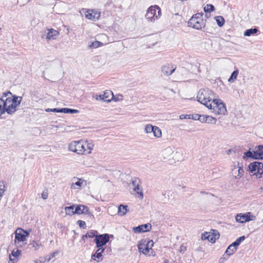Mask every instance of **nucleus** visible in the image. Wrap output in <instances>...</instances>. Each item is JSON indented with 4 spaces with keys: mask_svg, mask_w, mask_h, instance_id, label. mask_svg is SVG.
<instances>
[{
    "mask_svg": "<svg viewBox=\"0 0 263 263\" xmlns=\"http://www.w3.org/2000/svg\"><path fill=\"white\" fill-rule=\"evenodd\" d=\"M62 112H64L65 114H74L79 112L78 110L68 108H62Z\"/></svg>",
    "mask_w": 263,
    "mask_h": 263,
    "instance_id": "nucleus-34",
    "label": "nucleus"
},
{
    "mask_svg": "<svg viewBox=\"0 0 263 263\" xmlns=\"http://www.w3.org/2000/svg\"><path fill=\"white\" fill-rule=\"evenodd\" d=\"M236 250L237 249L236 248L232 247V245H230L226 250L225 253L228 255V256H230L233 254L236 251Z\"/></svg>",
    "mask_w": 263,
    "mask_h": 263,
    "instance_id": "nucleus-30",
    "label": "nucleus"
},
{
    "mask_svg": "<svg viewBox=\"0 0 263 263\" xmlns=\"http://www.w3.org/2000/svg\"><path fill=\"white\" fill-rule=\"evenodd\" d=\"M48 32L46 39L47 40H55L58 36L59 35V31L52 28L48 29Z\"/></svg>",
    "mask_w": 263,
    "mask_h": 263,
    "instance_id": "nucleus-19",
    "label": "nucleus"
},
{
    "mask_svg": "<svg viewBox=\"0 0 263 263\" xmlns=\"http://www.w3.org/2000/svg\"><path fill=\"white\" fill-rule=\"evenodd\" d=\"M178 154H181L182 155V151H180V152L177 151V152H176V155H177Z\"/></svg>",
    "mask_w": 263,
    "mask_h": 263,
    "instance_id": "nucleus-58",
    "label": "nucleus"
},
{
    "mask_svg": "<svg viewBox=\"0 0 263 263\" xmlns=\"http://www.w3.org/2000/svg\"><path fill=\"white\" fill-rule=\"evenodd\" d=\"M245 239V236H241V237H238L236 240L235 241H236V242L238 243V244H239V245H240V243H241V242L243 240H244Z\"/></svg>",
    "mask_w": 263,
    "mask_h": 263,
    "instance_id": "nucleus-48",
    "label": "nucleus"
},
{
    "mask_svg": "<svg viewBox=\"0 0 263 263\" xmlns=\"http://www.w3.org/2000/svg\"><path fill=\"white\" fill-rule=\"evenodd\" d=\"M22 232H23V229L18 228L15 231V243L17 247H22L26 243L24 241L26 240V238Z\"/></svg>",
    "mask_w": 263,
    "mask_h": 263,
    "instance_id": "nucleus-10",
    "label": "nucleus"
},
{
    "mask_svg": "<svg viewBox=\"0 0 263 263\" xmlns=\"http://www.w3.org/2000/svg\"><path fill=\"white\" fill-rule=\"evenodd\" d=\"M202 15V13H200L194 15L188 21V26L198 30L204 27L205 21L203 19Z\"/></svg>",
    "mask_w": 263,
    "mask_h": 263,
    "instance_id": "nucleus-3",
    "label": "nucleus"
},
{
    "mask_svg": "<svg viewBox=\"0 0 263 263\" xmlns=\"http://www.w3.org/2000/svg\"><path fill=\"white\" fill-rule=\"evenodd\" d=\"M86 18L96 21L100 17V14L98 11L94 10H88L85 12Z\"/></svg>",
    "mask_w": 263,
    "mask_h": 263,
    "instance_id": "nucleus-13",
    "label": "nucleus"
},
{
    "mask_svg": "<svg viewBox=\"0 0 263 263\" xmlns=\"http://www.w3.org/2000/svg\"><path fill=\"white\" fill-rule=\"evenodd\" d=\"M172 152V151L170 148H166L163 151L164 154H170Z\"/></svg>",
    "mask_w": 263,
    "mask_h": 263,
    "instance_id": "nucleus-51",
    "label": "nucleus"
},
{
    "mask_svg": "<svg viewBox=\"0 0 263 263\" xmlns=\"http://www.w3.org/2000/svg\"><path fill=\"white\" fill-rule=\"evenodd\" d=\"M231 167L232 174L235 179H239L242 177L244 174V170L242 165L239 162L235 164L232 165Z\"/></svg>",
    "mask_w": 263,
    "mask_h": 263,
    "instance_id": "nucleus-8",
    "label": "nucleus"
},
{
    "mask_svg": "<svg viewBox=\"0 0 263 263\" xmlns=\"http://www.w3.org/2000/svg\"><path fill=\"white\" fill-rule=\"evenodd\" d=\"M206 123H210V124H216L217 122V119L211 116H208L206 115Z\"/></svg>",
    "mask_w": 263,
    "mask_h": 263,
    "instance_id": "nucleus-36",
    "label": "nucleus"
},
{
    "mask_svg": "<svg viewBox=\"0 0 263 263\" xmlns=\"http://www.w3.org/2000/svg\"><path fill=\"white\" fill-rule=\"evenodd\" d=\"M200 115L198 114H195L194 115H192V119L194 120H198V116H199Z\"/></svg>",
    "mask_w": 263,
    "mask_h": 263,
    "instance_id": "nucleus-56",
    "label": "nucleus"
},
{
    "mask_svg": "<svg viewBox=\"0 0 263 263\" xmlns=\"http://www.w3.org/2000/svg\"><path fill=\"white\" fill-rule=\"evenodd\" d=\"M4 182H0V197H2L5 191Z\"/></svg>",
    "mask_w": 263,
    "mask_h": 263,
    "instance_id": "nucleus-39",
    "label": "nucleus"
},
{
    "mask_svg": "<svg viewBox=\"0 0 263 263\" xmlns=\"http://www.w3.org/2000/svg\"><path fill=\"white\" fill-rule=\"evenodd\" d=\"M82 208L83 211L85 212H83V214H89L90 213L89 211V209L87 206H86L84 205H82Z\"/></svg>",
    "mask_w": 263,
    "mask_h": 263,
    "instance_id": "nucleus-42",
    "label": "nucleus"
},
{
    "mask_svg": "<svg viewBox=\"0 0 263 263\" xmlns=\"http://www.w3.org/2000/svg\"><path fill=\"white\" fill-rule=\"evenodd\" d=\"M213 112L217 115H224L227 112V108L224 103L220 99H215L212 102Z\"/></svg>",
    "mask_w": 263,
    "mask_h": 263,
    "instance_id": "nucleus-6",
    "label": "nucleus"
},
{
    "mask_svg": "<svg viewBox=\"0 0 263 263\" xmlns=\"http://www.w3.org/2000/svg\"><path fill=\"white\" fill-rule=\"evenodd\" d=\"M93 147V145L91 143H87V147L89 151L87 152L88 154H90L91 153V151Z\"/></svg>",
    "mask_w": 263,
    "mask_h": 263,
    "instance_id": "nucleus-46",
    "label": "nucleus"
},
{
    "mask_svg": "<svg viewBox=\"0 0 263 263\" xmlns=\"http://www.w3.org/2000/svg\"><path fill=\"white\" fill-rule=\"evenodd\" d=\"M127 208V205H124L123 204L120 205L118 207V214L120 216H123L125 215L128 211Z\"/></svg>",
    "mask_w": 263,
    "mask_h": 263,
    "instance_id": "nucleus-24",
    "label": "nucleus"
},
{
    "mask_svg": "<svg viewBox=\"0 0 263 263\" xmlns=\"http://www.w3.org/2000/svg\"><path fill=\"white\" fill-rule=\"evenodd\" d=\"M198 102L206 106L209 109H212V102L215 98V94L213 91L209 88H203L199 90L197 96Z\"/></svg>",
    "mask_w": 263,
    "mask_h": 263,
    "instance_id": "nucleus-2",
    "label": "nucleus"
},
{
    "mask_svg": "<svg viewBox=\"0 0 263 263\" xmlns=\"http://www.w3.org/2000/svg\"><path fill=\"white\" fill-rule=\"evenodd\" d=\"M114 98V95L111 90H107L104 91L103 94L100 95L97 98V100H101L106 102H110Z\"/></svg>",
    "mask_w": 263,
    "mask_h": 263,
    "instance_id": "nucleus-14",
    "label": "nucleus"
},
{
    "mask_svg": "<svg viewBox=\"0 0 263 263\" xmlns=\"http://www.w3.org/2000/svg\"><path fill=\"white\" fill-rule=\"evenodd\" d=\"M176 157H177L178 158V160H179V159H182V157H181L180 158H178L177 156H176Z\"/></svg>",
    "mask_w": 263,
    "mask_h": 263,
    "instance_id": "nucleus-61",
    "label": "nucleus"
},
{
    "mask_svg": "<svg viewBox=\"0 0 263 263\" xmlns=\"http://www.w3.org/2000/svg\"><path fill=\"white\" fill-rule=\"evenodd\" d=\"M138 248L139 251L140 253H142L143 254L147 255L149 252V250L144 245V241H142V240L138 245Z\"/></svg>",
    "mask_w": 263,
    "mask_h": 263,
    "instance_id": "nucleus-21",
    "label": "nucleus"
},
{
    "mask_svg": "<svg viewBox=\"0 0 263 263\" xmlns=\"http://www.w3.org/2000/svg\"><path fill=\"white\" fill-rule=\"evenodd\" d=\"M215 19L219 27H222L224 24V19L221 16H217L215 17Z\"/></svg>",
    "mask_w": 263,
    "mask_h": 263,
    "instance_id": "nucleus-31",
    "label": "nucleus"
},
{
    "mask_svg": "<svg viewBox=\"0 0 263 263\" xmlns=\"http://www.w3.org/2000/svg\"><path fill=\"white\" fill-rule=\"evenodd\" d=\"M239 71L237 69L235 70H234L231 74L230 77L228 79V82L230 83H233L235 81V80L237 79V77L238 76Z\"/></svg>",
    "mask_w": 263,
    "mask_h": 263,
    "instance_id": "nucleus-27",
    "label": "nucleus"
},
{
    "mask_svg": "<svg viewBox=\"0 0 263 263\" xmlns=\"http://www.w3.org/2000/svg\"><path fill=\"white\" fill-rule=\"evenodd\" d=\"M0 105H2V99L1 98H0Z\"/></svg>",
    "mask_w": 263,
    "mask_h": 263,
    "instance_id": "nucleus-60",
    "label": "nucleus"
},
{
    "mask_svg": "<svg viewBox=\"0 0 263 263\" xmlns=\"http://www.w3.org/2000/svg\"><path fill=\"white\" fill-rule=\"evenodd\" d=\"M29 246L30 248H34L35 250H37L41 246V243L40 241H35L33 240L30 242Z\"/></svg>",
    "mask_w": 263,
    "mask_h": 263,
    "instance_id": "nucleus-33",
    "label": "nucleus"
},
{
    "mask_svg": "<svg viewBox=\"0 0 263 263\" xmlns=\"http://www.w3.org/2000/svg\"><path fill=\"white\" fill-rule=\"evenodd\" d=\"M86 143L83 141H77L71 142L68 146V150L79 155H82L87 151L85 148Z\"/></svg>",
    "mask_w": 263,
    "mask_h": 263,
    "instance_id": "nucleus-4",
    "label": "nucleus"
},
{
    "mask_svg": "<svg viewBox=\"0 0 263 263\" xmlns=\"http://www.w3.org/2000/svg\"><path fill=\"white\" fill-rule=\"evenodd\" d=\"M1 99L5 111L12 115L17 109L22 101V97L13 95L10 91H7L3 93Z\"/></svg>",
    "mask_w": 263,
    "mask_h": 263,
    "instance_id": "nucleus-1",
    "label": "nucleus"
},
{
    "mask_svg": "<svg viewBox=\"0 0 263 263\" xmlns=\"http://www.w3.org/2000/svg\"><path fill=\"white\" fill-rule=\"evenodd\" d=\"M52 108H47V109H46L45 111L46 112H50V111H52Z\"/></svg>",
    "mask_w": 263,
    "mask_h": 263,
    "instance_id": "nucleus-57",
    "label": "nucleus"
},
{
    "mask_svg": "<svg viewBox=\"0 0 263 263\" xmlns=\"http://www.w3.org/2000/svg\"><path fill=\"white\" fill-rule=\"evenodd\" d=\"M248 171L253 173L257 178H260L263 176V163L258 161L251 163L248 166Z\"/></svg>",
    "mask_w": 263,
    "mask_h": 263,
    "instance_id": "nucleus-5",
    "label": "nucleus"
},
{
    "mask_svg": "<svg viewBox=\"0 0 263 263\" xmlns=\"http://www.w3.org/2000/svg\"><path fill=\"white\" fill-rule=\"evenodd\" d=\"M140 180L138 178H134L132 180V185L134 187L133 190L134 191L137 192L142 198L143 196L142 190L140 189Z\"/></svg>",
    "mask_w": 263,
    "mask_h": 263,
    "instance_id": "nucleus-15",
    "label": "nucleus"
},
{
    "mask_svg": "<svg viewBox=\"0 0 263 263\" xmlns=\"http://www.w3.org/2000/svg\"><path fill=\"white\" fill-rule=\"evenodd\" d=\"M256 216L252 215L251 212L237 214L235 216V220L237 222L245 223L250 221L255 220Z\"/></svg>",
    "mask_w": 263,
    "mask_h": 263,
    "instance_id": "nucleus-9",
    "label": "nucleus"
},
{
    "mask_svg": "<svg viewBox=\"0 0 263 263\" xmlns=\"http://www.w3.org/2000/svg\"><path fill=\"white\" fill-rule=\"evenodd\" d=\"M22 251L18 249L16 251L14 249L11 253L9 255V263H15L17 260V258L21 255Z\"/></svg>",
    "mask_w": 263,
    "mask_h": 263,
    "instance_id": "nucleus-18",
    "label": "nucleus"
},
{
    "mask_svg": "<svg viewBox=\"0 0 263 263\" xmlns=\"http://www.w3.org/2000/svg\"><path fill=\"white\" fill-rule=\"evenodd\" d=\"M208 240L212 243H214L215 242L216 238L213 235L209 234Z\"/></svg>",
    "mask_w": 263,
    "mask_h": 263,
    "instance_id": "nucleus-43",
    "label": "nucleus"
},
{
    "mask_svg": "<svg viewBox=\"0 0 263 263\" xmlns=\"http://www.w3.org/2000/svg\"><path fill=\"white\" fill-rule=\"evenodd\" d=\"M231 245H232V247H234V248H236V249H237V247H238L239 246V244H238L237 242H236V241H234V242H233Z\"/></svg>",
    "mask_w": 263,
    "mask_h": 263,
    "instance_id": "nucleus-54",
    "label": "nucleus"
},
{
    "mask_svg": "<svg viewBox=\"0 0 263 263\" xmlns=\"http://www.w3.org/2000/svg\"><path fill=\"white\" fill-rule=\"evenodd\" d=\"M258 31V30L256 28L247 29L244 32V35L250 36L251 35L257 33Z\"/></svg>",
    "mask_w": 263,
    "mask_h": 263,
    "instance_id": "nucleus-26",
    "label": "nucleus"
},
{
    "mask_svg": "<svg viewBox=\"0 0 263 263\" xmlns=\"http://www.w3.org/2000/svg\"><path fill=\"white\" fill-rule=\"evenodd\" d=\"M215 9L214 6L212 4H207L204 7V11L205 12H211Z\"/></svg>",
    "mask_w": 263,
    "mask_h": 263,
    "instance_id": "nucleus-37",
    "label": "nucleus"
},
{
    "mask_svg": "<svg viewBox=\"0 0 263 263\" xmlns=\"http://www.w3.org/2000/svg\"><path fill=\"white\" fill-rule=\"evenodd\" d=\"M152 133L154 136L156 138H160L162 136L161 130L159 127L156 126H155Z\"/></svg>",
    "mask_w": 263,
    "mask_h": 263,
    "instance_id": "nucleus-28",
    "label": "nucleus"
},
{
    "mask_svg": "<svg viewBox=\"0 0 263 263\" xmlns=\"http://www.w3.org/2000/svg\"><path fill=\"white\" fill-rule=\"evenodd\" d=\"M155 126L150 124H146L144 127L145 133L148 134L152 133Z\"/></svg>",
    "mask_w": 263,
    "mask_h": 263,
    "instance_id": "nucleus-32",
    "label": "nucleus"
},
{
    "mask_svg": "<svg viewBox=\"0 0 263 263\" xmlns=\"http://www.w3.org/2000/svg\"><path fill=\"white\" fill-rule=\"evenodd\" d=\"M176 66L172 64H166L161 66L162 73L166 76L172 74L176 70Z\"/></svg>",
    "mask_w": 263,
    "mask_h": 263,
    "instance_id": "nucleus-12",
    "label": "nucleus"
},
{
    "mask_svg": "<svg viewBox=\"0 0 263 263\" xmlns=\"http://www.w3.org/2000/svg\"><path fill=\"white\" fill-rule=\"evenodd\" d=\"M74 209H75L74 205L70 206H67L65 208V211L67 214L72 215L76 214L75 212H74Z\"/></svg>",
    "mask_w": 263,
    "mask_h": 263,
    "instance_id": "nucleus-29",
    "label": "nucleus"
},
{
    "mask_svg": "<svg viewBox=\"0 0 263 263\" xmlns=\"http://www.w3.org/2000/svg\"><path fill=\"white\" fill-rule=\"evenodd\" d=\"M97 234H98V232L97 231L90 230V231L87 232V233L85 235H83L82 239L84 241L85 238H93V237L96 238V236L97 235H98Z\"/></svg>",
    "mask_w": 263,
    "mask_h": 263,
    "instance_id": "nucleus-23",
    "label": "nucleus"
},
{
    "mask_svg": "<svg viewBox=\"0 0 263 263\" xmlns=\"http://www.w3.org/2000/svg\"><path fill=\"white\" fill-rule=\"evenodd\" d=\"M58 254V251H55L54 252H52L51 254H50V256L49 257V258H46V259L47 260V261H49L52 258H53L54 257H55V256L56 255H57Z\"/></svg>",
    "mask_w": 263,
    "mask_h": 263,
    "instance_id": "nucleus-45",
    "label": "nucleus"
},
{
    "mask_svg": "<svg viewBox=\"0 0 263 263\" xmlns=\"http://www.w3.org/2000/svg\"><path fill=\"white\" fill-rule=\"evenodd\" d=\"M151 228L152 226L150 223H146L134 227L133 230L135 233L146 232L149 231Z\"/></svg>",
    "mask_w": 263,
    "mask_h": 263,
    "instance_id": "nucleus-16",
    "label": "nucleus"
},
{
    "mask_svg": "<svg viewBox=\"0 0 263 263\" xmlns=\"http://www.w3.org/2000/svg\"><path fill=\"white\" fill-rule=\"evenodd\" d=\"M95 254L91 255V259L98 262L103 259L102 253L104 252L105 248H98Z\"/></svg>",
    "mask_w": 263,
    "mask_h": 263,
    "instance_id": "nucleus-17",
    "label": "nucleus"
},
{
    "mask_svg": "<svg viewBox=\"0 0 263 263\" xmlns=\"http://www.w3.org/2000/svg\"><path fill=\"white\" fill-rule=\"evenodd\" d=\"M76 214H83L84 211H83L82 208V205H79L77 206H75L74 211Z\"/></svg>",
    "mask_w": 263,
    "mask_h": 263,
    "instance_id": "nucleus-38",
    "label": "nucleus"
},
{
    "mask_svg": "<svg viewBox=\"0 0 263 263\" xmlns=\"http://www.w3.org/2000/svg\"><path fill=\"white\" fill-rule=\"evenodd\" d=\"M52 112H62V108H52Z\"/></svg>",
    "mask_w": 263,
    "mask_h": 263,
    "instance_id": "nucleus-52",
    "label": "nucleus"
},
{
    "mask_svg": "<svg viewBox=\"0 0 263 263\" xmlns=\"http://www.w3.org/2000/svg\"><path fill=\"white\" fill-rule=\"evenodd\" d=\"M76 179L77 180V181L72 182L71 184L70 187L71 189H80L84 182V180L81 179L77 178Z\"/></svg>",
    "mask_w": 263,
    "mask_h": 263,
    "instance_id": "nucleus-22",
    "label": "nucleus"
},
{
    "mask_svg": "<svg viewBox=\"0 0 263 263\" xmlns=\"http://www.w3.org/2000/svg\"><path fill=\"white\" fill-rule=\"evenodd\" d=\"M190 115H181L180 116V119H191Z\"/></svg>",
    "mask_w": 263,
    "mask_h": 263,
    "instance_id": "nucleus-49",
    "label": "nucleus"
},
{
    "mask_svg": "<svg viewBox=\"0 0 263 263\" xmlns=\"http://www.w3.org/2000/svg\"><path fill=\"white\" fill-rule=\"evenodd\" d=\"M210 234L208 232H205V233H202L201 235V239L202 240H206L208 239L209 235Z\"/></svg>",
    "mask_w": 263,
    "mask_h": 263,
    "instance_id": "nucleus-47",
    "label": "nucleus"
},
{
    "mask_svg": "<svg viewBox=\"0 0 263 263\" xmlns=\"http://www.w3.org/2000/svg\"><path fill=\"white\" fill-rule=\"evenodd\" d=\"M186 250V248L185 246H181L180 248V252H181V253H183L184 252H185Z\"/></svg>",
    "mask_w": 263,
    "mask_h": 263,
    "instance_id": "nucleus-53",
    "label": "nucleus"
},
{
    "mask_svg": "<svg viewBox=\"0 0 263 263\" xmlns=\"http://www.w3.org/2000/svg\"><path fill=\"white\" fill-rule=\"evenodd\" d=\"M161 14V9L158 6H152L147 9L145 17L148 21L154 22L160 16Z\"/></svg>",
    "mask_w": 263,
    "mask_h": 263,
    "instance_id": "nucleus-7",
    "label": "nucleus"
},
{
    "mask_svg": "<svg viewBox=\"0 0 263 263\" xmlns=\"http://www.w3.org/2000/svg\"><path fill=\"white\" fill-rule=\"evenodd\" d=\"M42 197L44 199H46L48 198V193L47 192H43L42 193Z\"/></svg>",
    "mask_w": 263,
    "mask_h": 263,
    "instance_id": "nucleus-50",
    "label": "nucleus"
},
{
    "mask_svg": "<svg viewBox=\"0 0 263 263\" xmlns=\"http://www.w3.org/2000/svg\"><path fill=\"white\" fill-rule=\"evenodd\" d=\"M206 115H200L199 116H198V120L200 121L202 123H206Z\"/></svg>",
    "mask_w": 263,
    "mask_h": 263,
    "instance_id": "nucleus-41",
    "label": "nucleus"
},
{
    "mask_svg": "<svg viewBox=\"0 0 263 263\" xmlns=\"http://www.w3.org/2000/svg\"><path fill=\"white\" fill-rule=\"evenodd\" d=\"M77 223L80 228H83V229L85 228L86 226V223L85 221L79 220L77 221Z\"/></svg>",
    "mask_w": 263,
    "mask_h": 263,
    "instance_id": "nucleus-44",
    "label": "nucleus"
},
{
    "mask_svg": "<svg viewBox=\"0 0 263 263\" xmlns=\"http://www.w3.org/2000/svg\"><path fill=\"white\" fill-rule=\"evenodd\" d=\"M231 149H228V150L227 151V154H230V153H231Z\"/></svg>",
    "mask_w": 263,
    "mask_h": 263,
    "instance_id": "nucleus-59",
    "label": "nucleus"
},
{
    "mask_svg": "<svg viewBox=\"0 0 263 263\" xmlns=\"http://www.w3.org/2000/svg\"><path fill=\"white\" fill-rule=\"evenodd\" d=\"M109 235L108 234H104L97 235L94 239V241L96 242L97 248H104L103 246L109 241Z\"/></svg>",
    "mask_w": 263,
    "mask_h": 263,
    "instance_id": "nucleus-11",
    "label": "nucleus"
},
{
    "mask_svg": "<svg viewBox=\"0 0 263 263\" xmlns=\"http://www.w3.org/2000/svg\"><path fill=\"white\" fill-rule=\"evenodd\" d=\"M142 241H144V245L146 247V248L150 251L152 250V248L154 246V242L153 240H142Z\"/></svg>",
    "mask_w": 263,
    "mask_h": 263,
    "instance_id": "nucleus-35",
    "label": "nucleus"
},
{
    "mask_svg": "<svg viewBox=\"0 0 263 263\" xmlns=\"http://www.w3.org/2000/svg\"><path fill=\"white\" fill-rule=\"evenodd\" d=\"M257 146L255 147V151L253 152L250 151V150L248 152L244 153V155L243 156V159H246L247 158H254L255 159H262V158H257L256 156V152Z\"/></svg>",
    "mask_w": 263,
    "mask_h": 263,
    "instance_id": "nucleus-20",
    "label": "nucleus"
},
{
    "mask_svg": "<svg viewBox=\"0 0 263 263\" xmlns=\"http://www.w3.org/2000/svg\"><path fill=\"white\" fill-rule=\"evenodd\" d=\"M24 235H25V237L26 238V236L29 235L30 231H27L23 230V232H22Z\"/></svg>",
    "mask_w": 263,
    "mask_h": 263,
    "instance_id": "nucleus-55",
    "label": "nucleus"
},
{
    "mask_svg": "<svg viewBox=\"0 0 263 263\" xmlns=\"http://www.w3.org/2000/svg\"><path fill=\"white\" fill-rule=\"evenodd\" d=\"M102 44H103V43L99 41H95V42L92 43V44L90 45H89V47H93V48H97V47L100 46L101 45H102Z\"/></svg>",
    "mask_w": 263,
    "mask_h": 263,
    "instance_id": "nucleus-40",
    "label": "nucleus"
},
{
    "mask_svg": "<svg viewBox=\"0 0 263 263\" xmlns=\"http://www.w3.org/2000/svg\"><path fill=\"white\" fill-rule=\"evenodd\" d=\"M256 154V158L263 159V145L257 146Z\"/></svg>",
    "mask_w": 263,
    "mask_h": 263,
    "instance_id": "nucleus-25",
    "label": "nucleus"
}]
</instances>
